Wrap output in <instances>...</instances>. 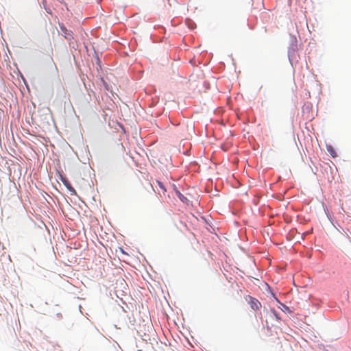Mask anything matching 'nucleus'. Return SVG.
Here are the masks:
<instances>
[{
	"mask_svg": "<svg viewBox=\"0 0 351 351\" xmlns=\"http://www.w3.org/2000/svg\"><path fill=\"white\" fill-rule=\"evenodd\" d=\"M248 303L250 304V307L254 311L258 310L261 306V302L257 299L250 296L249 297Z\"/></svg>",
	"mask_w": 351,
	"mask_h": 351,
	"instance_id": "nucleus-1",
	"label": "nucleus"
},
{
	"mask_svg": "<svg viewBox=\"0 0 351 351\" xmlns=\"http://www.w3.org/2000/svg\"><path fill=\"white\" fill-rule=\"evenodd\" d=\"M60 28L62 34L64 36L65 38L70 40L73 38V34L71 31L66 29V28L64 26L61 25H60Z\"/></svg>",
	"mask_w": 351,
	"mask_h": 351,
	"instance_id": "nucleus-2",
	"label": "nucleus"
},
{
	"mask_svg": "<svg viewBox=\"0 0 351 351\" xmlns=\"http://www.w3.org/2000/svg\"><path fill=\"white\" fill-rule=\"evenodd\" d=\"M60 180L69 191L75 193V189L72 187L69 182L65 178L61 176Z\"/></svg>",
	"mask_w": 351,
	"mask_h": 351,
	"instance_id": "nucleus-3",
	"label": "nucleus"
},
{
	"mask_svg": "<svg viewBox=\"0 0 351 351\" xmlns=\"http://www.w3.org/2000/svg\"><path fill=\"white\" fill-rule=\"evenodd\" d=\"M176 194L182 202H186L188 201L187 198L185 197L180 191H176Z\"/></svg>",
	"mask_w": 351,
	"mask_h": 351,
	"instance_id": "nucleus-4",
	"label": "nucleus"
},
{
	"mask_svg": "<svg viewBox=\"0 0 351 351\" xmlns=\"http://www.w3.org/2000/svg\"><path fill=\"white\" fill-rule=\"evenodd\" d=\"M156 182L158 184V185L159 186V187L161 189V190L162 191V193L163 194H165L167 191V189L166 187L165 186V185L163 184L162 182H161L159 180H156Z\"/></svg>",
	"mask_w": 351,
	"mask_h": 351,
	"instance_id": "nucleus-5",
	"label": "nucleus"
},
{
	"mask_svg": "<svg viewBox=\"0 0 351 351\" xmlns=\"http://www.w3.org/2000/svg\"><path fill=\"white\" fill-rule=\"evenodd\" d=\"M101 82L104 85L105 89L108 90H109L108 85L103 78L101 79Z\"/></svg>",
	"mask_w": 351,
	"mask_h": 351,
	"instance_id": "nucleus-6",
	"label": "nucleus"
},
{
	"mask_svg": "<svg viewBox=\"0 0 351 351\" xmlns=\"http://www.w3.org/2000/svg\"><path fill=\"white\" fill-rule=\"evenodd\" d=\"M271 312L274 315V316L276 317L278 320L280 319V317L278 316V313L276 312V311L272 310Z\"/></svg>",
	"mask_w": 351,
	"mask_h": 351,
	"instance_id": "nucleus-7",
	"label": "nucleus"
},
{
	"mask_svg": "<svg viewBox=\"0 0 351 351\" xmlns=\"http://www.w3.org/2000/svg\"><path fill=\"white\" fill-rule=\"evenodd\" d=\"M120 251H121L123 254H125V252H124V250H123L122 248H120Z\"/></svg>",
	"mask_w": 351,
	"mask_h": 351,
	"instance_id": "nucleus-8",
	"label": "nucleus"
},
{
	"mask_svg": "<svg viewBox=\"0 0 351 351\" xmlns=\"http://www.w3.org/2000/svg\"><path fill=\"white\" fill-rule=\"evenodd\" d=\"M330 154H331V155H332V156H335V155H333V154H332V153H334V151L330 150Z\"/></svg>",
	"mask_w": 351,
	"mask_h": 351,
	"instance_id": "nucleus-9",
	"label": "nucleus"
},
{
	"mask_svg": "<svg viewBox=\"0 0 351 351\" xmlns=\"http://www.w3.org/2000/svg\"><path fill=\"white\" fill-rule=\"evenodd\" d=\"M330 154H331V155H332V156H335V155H333V154H332V153H334V151L330 150Z\"/></svg>",
	"mask_w": 351,
	"mask_h": 351,
	"instance_id": "nucleus-10",
	"label": "nucleus"
},
{
	"mask_svg": "<svg viewBox=\"0 0 351 351\" xmlns=\"http://www.w3.org/2000/svg\"><path fill=\"white\" fill-rule=\"evenodd\" d=\"M330 149H332V147H328V152H330Z\"/></svg>",
	"mask_w": 351,
	"mask_h": 351,
	"instance_id": "nucleus-11",
	"label": "nucleus"
}]
</instances>
